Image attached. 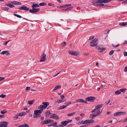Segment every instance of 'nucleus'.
<instances>
[{"instance_id": "f257e3e1", "label": "nucleus", "mask_w": 127, "mask_h": 127, "mask_svg": "<svg viewBox=\"0 0 127 127\" xmlns=\"http://www.w3.org/2000/svg\"><path fill=\"white\" fill-rule=\"evenodd\" d=\"M97 40V39L95 38L93 40L91 41L90 42V46L92 47L96 46L98 43Z\"/></svg>"}, {"instance_id": "f03ea898", "label": "nucleus", "mask_w": 127, "mask_h": 127, "mask_svg": "<svg viewBox=\"0 0 127 127\" xmlns=\"http://www.w3.org/2000/svg\"><path fill=\"white\" fill-rule=\"evenodd\" d=\"M54 121L53 120L50 119H47L45 121H42L41 123V125H43L44 124H48L49 123H53Z\"/></svg>"}, {"instance_id": "7ed1b4c3", "label": "nucleus", "mask_w": 127, "mask_h": 127, "mask_svg": "<svg viewBox=\"0 0 127 127\" xmlns=\"http://www.w3.org/2000/svg\"><path fill=\"white\" fill-rule=\"evenodd\" d=\"M71 104V102L69 101L68 102H67L65 103L64 104L65 105H64L61 106L59 108V109H62L66 108L67 106L69 105V104Z\"/></svg>"}, {"instance_id": "20e7f679", "label": "nucleus", "mask_w": 127, "mask_h": 127, "mask_svg": "<svg viewBox=\"0 0 127 127\" xmlns=\"http://www.w3.org/2000/svg\"><path fill=\"white\" fill-rule=\"evenodd\" d=\"M69 54L71 55L77 56L79 55V53L77 51H69L68 52Z\"/></svg>"}, {"instance_id": "39448f33", "label": "nucleus", "mask_w": 127, "mask_h": 127, "mask_svg": "<svg viewBox=\"0 0 127 127\" xmlns=\"http://www.w3.org/2000/svg\"><path fill=\"white\" fill-rule=\"evenodd\" d=\"M95 97L89 96L86 98V101L89 102H93L95 99Z\"/></svg>"}, {"instance_id": "423d86ee", "label": "nucleus", "mask_w": 127, "mask_h": 127, "mask_svg": "<svg viewBox=\"0 0 127 127\" xmlns=\"http://www.w3.org/2000/svg\"><path fill=\"white\" fill-rule=\"evenodd\" d=\"M124 114H126V112H117L114 113V115L115 116L118 117L123 115Z\"/></svg>"}, {"instance_id": "0eeeda50", "label": "nucleus", "mask_w": 127, "mask_h": 127, "mask_svg": "<svg viewBox=\"0 0 127 127\" xmlns=\"http://www.w3.org/2000/svg\"><path fill=\"white\" fill-rule=\"evenodd\" d=\"M8 123L5 121L2 122L0 124V127H6Z\"/></svg>"}, {"instance_id": "6e6552de", "label": "nucleus", "mask_w": 127, "mask_h": 127, "mask_svg": "<svg viewBox=\"0 0 127 127\" xmlns=\"http://www.w3.org/2000/svg\"><path fill=\"white\" fill-rule=\"evenodd\" d=\"M18 9L20 10H23L26 11H28L29 10V8L25 5H23L21 7H19Z\"/></svg>"}, {"instance_id": "1a4fd4ad", "label": "nucleus", "mask_w": 127, "mask_h": 127, "mask_svg": "<svg viewBox=\"0 0 127 127\" xmlns=\"http://www.w3.org/2000/svg\"><path fill=\"white\" fill-rule=\"evenodd\" d=\"M50 117L54 119L57 120H58L59 119V117L55 113L53 114Z\"/></svg>"}, {"instance_id": "9d476101", "label": "nucleus", "mask_w": 127, "mask_h": 127, "mask_svg": "<svg viewBox=\"0 0 127 127\" xmlns=\"http://www.w3.org/2000/svg\"><path fill=\"white\" fill-rule=\"evenodd\" d=\"M32 9H30L29 11L31 13H35L39 11V9H35L34 8H32Z\"/></svg>"}, {"instance_id": "9b49d317", "label": "nucleus", "mask_w": 127, "mask_h": 127, "mask_svg": "<svg viewBox=\"0 0 127 127\" xmlns=\"http://www.w3.org/2000/svg\"><path fill=\"white\" fill-rule=\"evenodd\" d=\"M46 55L44 53L42 54V57L40 59V62H43L46 60Z\"/></svg>"}, {"instance_id": "f8f14e48", "label": "nucleus", "mask_w": 127, "mask_h": 127, "mask_svg": "<svg viewBox=\"0 0 127 127\" xmlns=\"http://www.w3.org/2000/svg\"><path fill=\"white\" fill-rule=\"evenodd\" d=\"M42 104H43V105L46 108L49 105V103L48 102H43L42 103Z\"/></svg>"}, {"instance_id": "ddd939ff", "label": "nucleus", "mask_w": 127, "mask_h": 127, "mask_svg": "<svg viewBox=\"0 0 127 127\" xmlns=\"http://www.w3.org/2000/svg\"><path fill=\"white\" fill-rule=\"evenodd\" d=\"M103 105V104H98L95 106V108H96V109L97 110L101 108Z\"/></svg>"}, {"instance_id": "4468645a", "label": "nucleus", "mask_w": 127, "mask_h": 127, "mask_svg": "<svg viewBox=\"0 0 127 127\" xmlns=\"http://www.w3.org/2000/svg\"><path fill=\"white\" fill-rule=\"evenodd\" d=\"M38 109L40 110L42 112H43V109H45V108L44 107L43 105L42 104L39 105L38 107Z\"/></svg>"}, {"instance_id": "2eb2a0df", "label": "nucleus", "mask_w": 127, "mask_h": 127, "mask_svg": "<svg viewBox=\"0 0 127 127\" xmlns=\"http://www.w3.org/2000/svg\"><path fill=\"white\" fill-rule=\"evenodd\" d=\"M42 112L40 110H35L34 111V113L36 114H41Z\"/></svg>"}, {"instance_id": "dca6fc26", "label": "nucleus", "mask_w": 127, "mask_h": 127, "mask_svg": "<svg viewBox=\"0 0 127 127\" xmlns=\"http://www.w3.org/2000/svg\"><path fill=\"white\" fill-rule=\"evenodd\" d=\"M71 4H66L65 5H62L60 7H59V8H66L68 6H69L71 5Z\"/></svg>"}, {"instance_id": "f3484780", "label": "nucleus", "mask_w": 127, "mask_h": 127, "mask_svg": "<svg viewBox=\"0 0 127 127\" xmlns=\"http://www.w3.org/2000/svg\"><path fill=\"white\" fill-rule=\"evenodd\" d=\"M97 116V115H96V114H92L90 115V117L91 119L93 120Z\"/></svg>"}, {"instance_id": "a211bd4d", "label": "nucleus", "mask_w": 127, "mask_h": 127, "mask_svg": "<svg viewBox=\"0 0 127 127\" xmlns=\"http://www.w3.org/2000/svg\"><path fill=\"white\" fill-rule=\"evenodd\" d=\"M8 51H4L1 53V54L2 55H4L5 54H7V55H9L10 54V53L8 52Z\"/></svg>"}, {"instance_id": "6ab92c4d", "label": "nucleus", "mask_w": 127, "mask_h": 127, "mask_svg": "<svg viewBox=\"0 0 127 127\" xmlns=\"http://www.w3.org/2000/svg\"><path fill=\"white\" fill-rule=\"evenodd\" d=\"M26 113L25 112H23L18 114V115L19 116H25L26 115Z\"/></svg>"}, {"instance_id": "aec40b11", "label": "nucleus", "mask_w": 127, "mask_h": 127, "mask_svg": "<svg viewBox=\"0 0 127 127\" xmlns=\"http://www.w3.org/2000/svg\"><path fill=\"white\" fill-rule=\"evenodd\" d=\"M29 126L27 124H24L19 126V127H29Z\"/></svg>"}, {"instance_id": "412c9836", "label": "nucleus", "mask_w": 127, "mask_h": 127, "mask_svg": "<svg viewBox=\"0 0 127 127\" xmlns=\"http://www.w3.org/2000/svg\"><path fill=\"white\" fill-rule=\"evenodd\" d=\"M61 86L60 85H58V86H56L53 90V91H55L57 89L61 88Z\"/></svg>"}, {"instance_id": "4be33fe9", "label": "nucleus", "mask_w": 127, "mask_h": 127, "mask_svg": "<svg viewBox=\"0 0 127 127\" xmlns=\"http://www.w3.org/2000/svg\"><path fill=\"white\" fill-rule=\"evenodd\" d=\"M41 117L40 115V114H37L35 113H34L33 115V117L34 118H36L40 117Z\"/></svg>"}, {"instance_id": "5701e85b", "label": "nucleus", "mask_w": 127, "mask_h": 127, "mask_svg": "<svg viewBox=\"0 0 127 127\" xmlns=\"http://www.w3.org/2000/svg\"><path fill=\"white\" fill-rule=\"evenodd\" d=\"M119 25L121 26H125L127 25V22H121L119 24Z\"/></svg>"}, {"instance_id": "b1692460", "label": "nucleus", "mask_w": 127, "mask_h": 127, "mask_svg": "<svg viewBox=\"0 0 127 127\" xmlns=\"http://www.w3.org/2000/svg\"><path fill=\"white\" fill-rule=\"evenodd\" d=\"M87 123H93L94 122V120H87Z\"/></svg>"}, {"instance_id": "393cba45", "label": "nucleus", "mask_w": 127, "mask_h": 127, "mask_svg": "<svg viewBox=\"0 0 127 127\" xmlns=\"http://www.w3.org/2000/svg\"><path fill=\"white\" fill-rule=\"evenodd\" d=\"M51 114L49 110H48L45 113V116L46 117L49 116Z\"/></svg>"}, {"instance_id": "a878e982", "label": "nucleus", "mask_w": 127, "mask_h": 127, "mask_svg": "<svg viewBox=\"0 0 127 127\" xmlns=\"http://www.w3.org/2000/svg\"><path fill=\"white\" fill-rule=\"evenodd\" d=\"M76 113V112H73L72 113H69L67 114V116H72L74 115Z\"/></svg>"}, {"instance_id": "bb28decb", "label": "nucleus", "mask_w": 127, "mask_h": 127, "mask_svg": "<svg viewBox=\"0 0 127 127\" xmlns=\"http://www.w3.org/2000/svg\"><path fill=\"white\" fill-rule=\"evenodd\" d=\"M68 122L66 121H63L61 122V124L62 125L64 126H65L67 124H68Z\"/></svg>"}, {"instance_id": "cd10ccee", "label": "nucleus", "mask_w": 127, "mask_h": 127, "mask_svg": "<svg viewBox=\"0 0 127 127\" xmlns=\"http://www.w3.org/2000/svg\"><path fill=\"white\" fill-rule=\"evenodd\" d=\"M76 101L77 102H79L82 103H83V102H84V100L83 99H79L77 100Z\"/></svg>"}, {"instance_id": "c85d7f7f", "label": "nucleus", "mask_w": 127, "mask_h": 127, "mask_svg": "<svg viewBox=\"0 0 127 127\" xmlns=\"http://www.w3.org/2000/svg\"><path fill=\"white\" fill-rule=\"evenodd\" d=\"M34 102V100H29L28 101V104L29 105L32 104Z\"/></svg>"}, {"instance_id": "c756f323", "label": "nucleus", "mask_w": 127, "mask_h": 127, "mask_svg": "<svg viewBox=\"0 0 127 127\" xmlns=\"http://www.w3.org/2000/svg\"><path fill=\"white\" fill-rule=\"evenodd\" d=\"M32 7V8H34L35 7H39V5L37 4H33Z\"/></svg>"}, {"instance_id": "7c9ffc66", "label": "nucleus", "mask_w": 127, "mask_h": 127, "mask_svg": "<svg viewBox=\"0 0 127 127\" xmlns=\"http://www.w3.org/2000/svg\"><path fill=\"white\" fill-rule=\"evenodd\" d=\"M7 111L6 110H3L1 111L0 113L2 114H4L6 113H7Z\"/></svg>"}, {"instance_id": "2f4dec72", "label": "nucleus", "mask_w": 127, "mask_h": 127, "mask_svg": "<svg viewBox=\"0 0 127 127\" xmlns=\"http://www.w3.org/2000/svg\"><path fill=\"white\" fill-rule=\"evenodd\" d=\"M121 93L120 90L116 91L115 92V94L116 95H118Z\"/></svg>"}, {"instance_id": "473e14b6", "label": "nucleus", "mask_w": 127, "mask_h": 127, "mask_svg": "<svg viewBox=\"0 0 127 127\" xmlns=\"http://www.w3.org/2000/svg\"><path fill=\"white\" fill-rule=\"evenodd\" d=\"M64 100H58L57 101H56L55 102V103H56V102L58 103H59L61 102H63L64 101Z\"/></svg>"}, {"instance_id": "72a5a7b5", "label": "nucleus", "mask_w": 127, "mask_h": 127, "mask_svg": "<svg viewBox=\"0 0 127 127\" xmlns=\"http://www.w3.org/2000/svg\"><path fill=\"white\" fill-rule=\"evenodd\" d=\"M9 9V8L6 7H2L1 8L3 10H8Z\"/></svg>"}, {"instance_id": "f704fd0d", "label": "nucleus", "mask_w": 127, "mask_h": 127, "mask_svg": "<svg viewBox=\"0 0 127 127\" xmlns=\"http://www.w3.org/2000/svg\"><path fill=\"white\" fill-rule=\"evenodd\" d=\"M97 49L98 50L101 51V52H102V51L105 50V48H97Z\"/></svg>"}, {"instance_id": "c9c22d12", "label": "nucleus", "mask_w": 127, "mask_h": 127, "mask_svg": "<svg viewBox=\"0 0 127 127\" xmlns=\"http://www.w3.org/2000/svg\"><path fill=\"white\" fill-rule=\"evenodd\" d=\"M5 5H7L10 8H12L14 7V6L10 4H6Z\"/></svg>"}, {"instance_id": "e433bc0d", "label": "nucleus", "mask_w": 127, "mask_h": 127, "mask_svg": "<svg viewBox=\"0 0 127 127\" xmlns=\"http://www.w3.org/2000/svg\"><path fill=\"white\" fill-rule=\"evenodd\" d=\"M80 123L82 124H87V120H86L84 121H83V120L81 122H80Z\"/></svg>"}, {"instance_id": "4c0bfd02", "label": "nucleus", "mask_w": 127, "mask_h": 127, "mask_svg": "<svg viewBox=\"0 0 127 127\" xmlns=\"http://www.w3.org/2000/svg\"><path fill=\"white\" fill-rule=\"evenodd\" d=\"M127 90V89H122L120 90V91L121 92H121H122L123 93H124Z\"/></svg>"}, {"instance_id": "58836bf2", "label": "nucleus", "mask_w": 127, "mask_h": 127, "mask_svg": "<svg viewBox=\"0 0 127 127\" xmlns=\"http://www.w3.org/2000/svg\"><path fill=\"white\" fill-rule=\"evenodd\" d=\"M46 3L45 2H42L40 3L39 4V6H43L44 5H46Z\"/></svg>"}, {"instance_id": "ea45409f", "label": "nucleus", "mask_w": 127, "mask_h": 127, "mask_svg": "<svg viewBox=\"0 0 127 127\" xmlns=\"http://www.w3.org/2000/svg\"><path fill=\"white\" fill-rule=\"evenodd\" d=\"M14 15L15 16H16L17 17L19 18H21L22 17L21 16L18 15L17 14H14Z\"/></svg>"}, {"instance_id": "a19ab883", "label": "nucleus", "mask_w": 127, "mask_h": 127, "mask_svg": "<svg viewBox=\"0 0 127 127\" xmlns=\"http://www.w3.org/2000/svg\"><path fill=\"white\" fill-rule=\"evenodd\" d=\"M6 96V95L2 94L0 95V97L3 98H4Z\"/></svg>"}, {"instance_id": "79ce46f5", "label": "nucleus", "mask_w": 127, "mask_h": 127, "mask_svg": "<svg viewBox=\"0 0 127 127\" xmlns=\"http://www.w3.org/2000/svg\"><path fill=\"white\" fill-rule=\"evenodd\" d=\"M57 122H55L54 123H53V124H52V126H56L57 125Z\"/></svg>"}, {"instance_id": "37998d69", "label": "nucleus", "mask_w": 127, "mask_h": 127, "mask_svg": "<svg viewBox=\"0 0 127 127\" xmlns=\"http://www.w3.org/2000/svg\"><path fill=\"white\" fill-rule=\"evenodd\" d=\"M114 52V51L113 50H112L109 53V54L110 55H112L113 54Z\"/></svg>"}, {"instance_id": "c03bdc74", "label": "nucleus", "mask_w": 127, "mask_h": 127, "mask_svg": "<svg viewBox=\"0 0 127 127\" xmlns=\"http://www.w3.org/2000/svg\"><path fill=\"white\" fill-rule=\"evenodd\" d=\"M112 46L114 47H116L118 46L119 45V44H118L117 45H114V44H112Z\"/></svg>"}, {"instance_id": "a18cd8bd", "label": "nucleus", "mask_w": 127, "mask_h": 127, "mask_svg": "<svg viewBox=\"0 0 127 127\" xmlns=\"http://www.w3.org/2000/svg\"><path fill=\"white\" fill-rule=\"evenodd\" d=\"M110 100L109 99L107 101H106L105 102V103L106 105H107L110 103Z\"/></svg>"}, {"instance_id": "49530a36", "label": "nucleus", "mask_w": 127, "mask_h": 127, "mask_svg": "<svg viewBox=\"0 0 127 127\" xmlns=\"http://www.w3.org/2000/svg\"><path fill=\"white\" fill-rule=\"evenodd\" d=\"M73 8L72 7H70L69 8H67L66 9V10H71Z\"/></svg>"}, {"instance_id": "de8ad7c7", "label": "nucleus", "mask_w": 127, "mask_h": 127, "mask_svg": "<svg viewBox=\"0 0 127 127\" xmlns=\"http://www.w3.org/2000/svg\"><path fill=\"white\" fill-rule=\"evenodd\" d=\"M11 41V40H9L8 41H5V42H4V43H3V44L4 45H6L7 43H8V42H9V41Z\"/></svg>"}, {"instance_id": "09e8293b", "label": "nucleus", "mask_w": 127, "mask_h": 127, "mask_svg": "<svg viewBox=\"0 0 127 127\" xmlns=\"http://www.w3.org/2000/svg\"><path fill=\"white\" fill-rule=\"evenodd\" d=\"M30 87H27L26 88V90L27 91L30 90Z\"/></svg>"}, {"instance_id": "8fccbe9b", "label": "nucleus", "mask_w": 127, "mask_h": 127, "mask_svg": "<svg viewBox=\"0 0 127 127\" xmlns=\"http://www.w3.org/2000/svg\"><path fill=\"white\" fill-rule=\"evenodd\" d=\"M11 2L12 4H16V2H17V1H11Z\"/></svg>"}, {"instance_id": "3c124183", "label": "nucleus", "mask_w": 127, "mask_h": 127, "mask_svg": "<svg viewBox=\"0 0 127 127\" xmlns=\"http://www.w3.org/2000/svg\"><path fill=\"white\" fill-rule=\"evenodd\" d=\"M16 4L18 5H21L22 4V3L20 2L17 1V2H16Z\"/></svg>"}, {"instance_id": "603ef678", "label": "nucleus", "mask_w": 127, "mask_h": 127, "mask_svg": "<svg viewBox=\"0 0 127 127\" xmlns=\"http://www.w3.org/2000/svg\"><path fill=\"white\" fill-rule=\"evenodd\" d=\"M101 112H100V110H98L97 112V114L96 115H98L100 114H101Z\"/></svg>"}, {"instance_id": "864d4df0", "label": "nucleus", "mask_w": 127, "mask_h": 127, "mask_svg": "<svg viewBox=\"0 0 127 127\" xmlns=\"http://www.w3.org/2000/svg\"><path fill=\"white\" fill-rule=\"evenodd\" d=\"M94 37V36H93V35L92 36L90 37L89 39L90 40H91Z\"/></svg>"}, {"instance_id": "5fc2aeb1", "label": "nucleus", "mask_w": 127, "mask_h": 127, "mask_svg": "<svg viewBox=\"0 0 127 127\" xmlns=\"http://www.w3.org/2000/svg\"><path fill=\"white\" fill-rule=\"evenodd\" d=\"M97 110L96 109V108H95V109H93L92 111H91V112L92 113H93V112H95V111H97Z\"/></svg>"}, {"instance_id": "6e6d98bb", "label": "nucleus", "mask_w": 127, "mask_h": 127, "mask_svg": "<svg viewBox=\"0 0 127 127\" xmlns=\"http://www.w3.org/2000/svg\"><path fill=\"white\" fill-rule=\"evenodd\" d=\"M93 5L96 6H98V4L96 3H94L93 4Z\"/></svg>"}, {"instance_id": "4d7b16f0", "label": "nucleus", "mask_w": 127, "mask_h": 127, "mask_svg": "<svg viewBox=\"0 0 127 127\" xmlns=\"http://www.w3.org/2000/svg\"><path fill=\"white\" fill-rule=\"evenodd\" d=\"M64 127V126L62 125H60L59 126H57L56 127Z\"/></svg>"}, {"instance_id": "13d9d810", "label": "nucleus", "mask_w": 127, "mask_h": 127, "mask_svg": "<svg viewBox=\"0 0 127 127\" xmlns=\"http://www.w3.org/2000/svg\"><path fill=\"white\" fill-rule=\"evenodd\" d=\"M62 45H63V46L64 47L66 45V42L64 41L62 44Z\"/></svg>"}, {"instance_id": "bf43d9fd", "label": "nucleus", "mask_w": 127, "mask_h": 127, "mask_svg": "<svg viewBox=\"0 0 127 127\" xmlns=\"http://www.w3.org/2000/svg\"><path fill=\"white\" fill-rule=\"evenodd\" d=\"M18 114L17 115H16L14 117V118L15 119H17L18 118Z\"/></svg>"}, {"instance_id": "052dcab7", "label": "nucleus", "mask_w": 127, "mask_h": 127, "mask_svg": "<svg viewBox=\"0 0 127 127\" xmlns=\"http://www.w3.org/2000/svg\"><path fill=\"white\" fill-rule=\"evenodd\" d=\"M97 3H102V0H97Z\"/></svg>"}, {"instance_id": "680f3d73", "label": "nucleus", "mask_w": 127, "mask_h": 127, "mask_svg": "<svg viewBox=\"0 0 127 127\" xmlns=\"http://www.w3.org/2000/svg\"><path fill=\"white\" fill-rule=\"evenodd\" d=\"M124 56H127V52H123Z\"/></svg>"}, {"instance_id": "e2e57ef3", "label": "nucleus", "mask_w": 127, "mask_h": 127, "mask_svg": "<svg viewBox=\"0 0 127 127\" xmlns=\"http://www.w3.org/2000/svg\"><path fill=\"white\" fill-rule=\"evenodd\" d=\"M67 121V122H68V123H70V122H71L72 121V120H69V119H68L67 121Z\"/></svg>"}, {"instance_id": "0e129e2a", "label": "nucleus", "mask_w": 127, "mask_h": 127, "mask_svg": "<svg viewBox=\"0 0 127 127\" xmlns=\"http://www.w3.org/2000/svg\"><path fill=\"white\" fill-rule=\"evenodd\" d=\"M60 96L61 97L62 100H63V99L64 98V95H60Z\"/></svg>"}, {"instance_id": "69168bd1", "label": "nucleus", "mask_w": 127, "mask_h": 127, "mask_svg": "<svg viewBox=\"0 0 127 127\" xmlns=\"http://www.w3.org/2000/svg\"><path fill=\"white\" fill-rule=\"evenodd\" d=\"M4 79V77H0V81L3 80Z\"/></svg>"}, {"instance_id": "338daca9", "label": "nucleus", "mask_w": 127, "mask_h": 127, "mask_svg": "<svg viewBox=\"0 0 127 127\" xmlns=\"http://www.w3.org/2000/svg\"><path fill=\"white\" fill-rule=\"evenodd\" d=\"M127 71V66H126L125 68L124 69V71L125 72H126Z\"/></svg>"}, {"instance_id": "774afa93", "label": "nucleus", "mask_w": 127, "mask_h": 127, "mask_svg": "<svg viewBox=\"0 0 127 127\" xmlns=\"http://www.w3.org/2000/svg\"><path fill=\"white\" fill-rule=\"evenodd\" d=\"M104 5V4L103 3H101L100 4H98V6H101Z\"/></svg>"}]
</instances>
